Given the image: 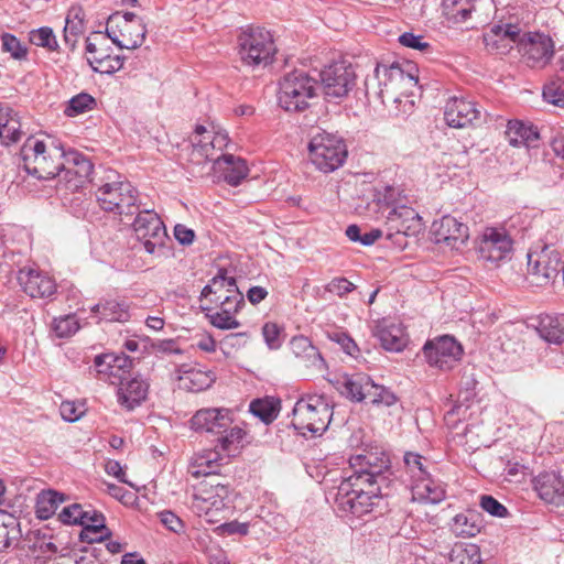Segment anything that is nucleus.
Returning a JSON list of instances; mask_svg holds the SVG:
<instances>
[{
  "label": "nucleus",
  "instance_id": "obj_13",
  "mask_svg": "<svg viewBox=\"0 0 564 564\" xmlns=\"http://www.w3.org/2000/svg\"><path fill=\"white\" fill-rule=\"evenodd\" d=\"M93 163L77 151L64 152L62 166L56 174V186L66 191L76 192L85 186L93 172Z\"/></svg>",
  "mask_w": 564,
  "mask_h": 564
},
{
  "label": "nucleus",
  "instance_id": "obj_26",
  "mask_svg": "<svg viewBox=\"0 0 564 564\" xmlns=\"http://www.w3.org/2000/svg\"><path fill=\"white\" fill-rule=\"evenodd\" d=\"M132 366V360L121 354H102L95 357L94 367L99 379L115 384L116 379L121 380L122 375Z\"/></svg>",
  "mask_w": 564,
  "mask_h": 564
},
{
  "label": "nucleus",
  "instance_id": "obj_41",
  "mask_svg": "<svg viewBox=\"0 0 564 564\" xmlns=\"http://www.w3.org/2000/svg\"><path fill=\"white\" fill-rule=\"evenodd\" d=\"M85 31L84 13L80 8H72L66 17L64 26V41L72 48L75 47L77 36Z\"/></svg>",
  "mask_w": 564,
  "mask_h": 564
},
{
  "label": "nucleus",
  "instance_id": "obj_14",
  "mask_svg": "<svg viewBox=\"0 0 564 564\" xmlns=\"http://www.w3.org/2000/svg\"><path fill=\"white\" fill-rule=\"evenodd\" d=\"M562 268L564 265L560 252L551 247L528 253V273L535 285L545 286L553 283Z\"/></svg>",
  "mask_w": 564,
  "mask_h": 564
},
{
  "label": "nucleus",
  "instance_id": "obj_21",
  "mask_svg": "<svg viewBox=\"0 0 564 564\" xmlns=\"http://www.w3.org/2000/svg\"><path fill=\"white\" fill-rule=\"evenodd\" d=\"M243 306L245 297H239L236 301L230 300L223 305H200V308L210 325L221 330H231L240 327L241 324L237 318V314Z\"/></svg>",
  "mask_w": 564,
  "mask_h": 564
},
{
  "label": "nucleus",
  "instance_id": "obj_48",
  "mask_svg": "<svg viewBox=\"0 0 564 564\" xmlns=\"http://www.w3.org/2000/svg\"><path fill=\"white\" fill-rule=\"evenodd\" d=\"M66 496H37L35 505L36 517L41 520L50 519L63 503Z\"/></svg>",
  "mask_w": 564,
  "mask_h": 564
},
{
  "label": "nucleus",
  "instance_id": "obj_57",
  "mask_svg": "<svg viewBox=\"0 0 564 564\" xmlns=\"http://www.w3.org/2000/svg\"><path fill=\"white\" fill-rule=\"evenodd\" d=\"M543 98L546 102L557 107H564V88L556 83L546 85L543 89Z\"/></svg>",
  "mask_w": 564,
  "mask_h": 564
},
{
  "label": "nucleus",
  "instance_id": "obj_9",
  "mask_svg": "<svg viewBox=\"0 0 564 564\" xmlns=\"http://www.w3.org/2000/svg\"><path fill=\"white\" fill-rule=\"evenodd\" d=\"M106 34L119 48L134 50L143 44L147 26L133 12H116L108 18Z\"/></svg>",
  "mask_w": 564,
  "mask_h": 564
},
{
  "label": "nucleus",
  "instance_id": "obj_28",
  "mask_svg": "<svg viewBox=\"0 0 564 564\" xmlns=\"http://www.w3.org/2000/svg\"><path fill=\"white\" fill-rule=\"evenodd\" d=\"M421 217L412 207L398 206L389 212L387 224L390 230L404 236H413L422 228Z\"/></svg>",
  "mask_w": 564,
  "mask_h": 564
},
{
  "label": "nucleus",
  "instance_id": "obj_30",
  "mask_svg": "<svg viewBox=\"0 0 564 564\" xmlns=\"http://www.w3.org/2000/svg\"><path fill=\"white\" fill-rule=\"evenodd\" d=\"M148 390V382L139 377L126 381L121 379L118 390V401L127 410H133L145 400Z\"/></svg>",
  "mask_w": 564,
  "mask_h": 564
},
{
  "label": "nucleus",
  "instance_id": "obj_38",
  "mask_svg": "<svg viewBox=\"0 0 564 564\" xmlns=\"http://www.w3.org/2000/svg\"><path fill=\"white\" fill-rule=\"evenodd\" d=\"M475 6L470 0H442V11L445 19L452 24L466 22Z\"/></svg>",
  "mask_w": 564,
  "mask_h": 564
},
{
  "label": "nucleus",
  "instance_id": "obj_49",
  "mask_svg": "<svg viewBox=\"0 0 564 564\" xmlns=\"http://www.w3.org/2000/svg\"><path fill=\"white\" fill-rule=\"evenodd\" d=\"M29 40L32 44L46 48L47 51H57L58 42L53 30L48 26H42L35 30H32L29 33Z\"/></svg>",
  "mask_w": 564,
  "mask_h": 564
},
{
  "label": "nucleus",
  "instance_id": "obj_32",
  "mask_svg": "<svg viewBox=\"0 0 564 564\" xmlns=\"http://www.w3.org/2000/svg\"><path fill=\"white\" fill-rule=\"evenodd\" d=\"M212 163V169L220 171L225 181L232 186L240 184L248 175L246 161L231 154L218 155Z\"/></svg>",
  "mask_w": 564,
  "mask_h": 564
},
{
  "label": "nucleus",
  "instance_id": "obj_56",
  "mask_svg": "<svg viewBox=\"0 0 564 564\" xmlns=\"http://www.w3.org/2000/svg\"><path fill=\"white\" fill-rule=\"evenodd\" d=\"M355 290V284L348 281L346 278H334L325 285V291L333 293L339 297H344L346 294Z\"/></svg>",
  "mask_w": 564,
  "mask_h": 564
},
{
  "label": "nucleus",
  "instance_id": "obj_15",
  "mask_svg": "<svg viewBox=\"0 0 564 564\" xmlns=\"http://www.w3.org/2000/svg\"><path fill=\"white\" fill-rule=\"evenodd\" d=\"M189 141L192 144L189 162L195 165H205L212 163L219 155L218 152L227 145V135L198 124L189 137Z\"/></svg>",
  "mask_w": 564,
  "mask_h": 564
},
{
  "label": "nucleus",
  "instance_id": "obj_1",
  "mask_svg": "<svg viewBox=\"0 0 564 564\" xmlns=\"http://www.w3.org/2000/svg\"><path fill=\"white\" fill-rule=\"evenodd\" d=\"M368 95L377 96L386 106H395L400 112L412 111L414 97L420 91L417 67L412 63L378 64L373 75L365 82Z\"/></svg>",
  "mask_w": 564,
  "mask_h": 564
},
{
  "label": "nucleus",
  "instance_id": "obj_44",
  "mask_svg": "<svg viewBox=\"0 0 564 564\" xmlns=\"http://www.w3.org/2000/svg\"><path fill=\"white\" fill-rule=\"evenodd\" d=\"M452 530L457 536L471 538L480 532L476 514H456L453 519Z\"/></svg>",
  "mask_w": 564,
  "mask_h": 564
},
{
  "label": "nucleus",
  "instance_id": "obj_51",
  "mask_svg": "<svg viewBox=\"0 0 564 564\" xmlns=\"http://www.w3.org/2000/svg\"><path fill=\"white\" fill-rule=\"evenodd\" d=\"M2 51L7 52L14 59H25L28 47L13 34L3 33L1 35Z\"/></svg>",
  "mask_w": 564,
  "mask_h": 564
},
{
  "label": "nucleus",
  "instance_id": "obj_25",
  "mask_svg": "<svg viewBox=\"0 0 564 564\" xmlns=\"http://www.w3.org/2000/svg\"><path fill=\"white\" fill-rule=\"evenodd\" d=\"M444 118L449 127L465 128L480 119V110L475 102L454 97L446 104Z\"/></svg>",
  "mask_w": 564,
  "mask_h": 564
},
{
  "label": "nucleus",
  "instance_id": "obj_39",
  "mask_svg": "<svg viewBox=\"0 0 564 564\" xmlns=\"http://www.w3.org/2000/svg\"><path fill=\"white\" fill-rule=\"evenodd\" d=\"M369 389H372V380L362 373L347 377L344 381V393L355 401H366Z\"/></svg>",
  "mask_w": 564,
  "mask_h": 564
},
{
  "label": "nucleus",
  "instance_id": "obj_27",
  "mask_svg": "<svg viewBox=\"0 0 564 564\" xmlns=\"http://www.w3.org/2000/svg\"><path fill=\"white\" fill-rule=\"evenodd\" d=\"M178 388L189 392H199L212 386L215 381L214 372L198 367L182 365L174 372Z\"/></svg>",
  "mask_w": 564,
  "mask_h": 564
},
{
  "label": "nucleus",
  "instance_id": "obj_53",
  "mask_svg": "<svg viewBox=\"0 0 564 564\" xmlns=\"http://www.w3.org/2000/svg\"><path fill=\"white\" fill-rule=\"evenodd\" d=\"M85 406L83 403L74 401H64L59 405V413L63 420L67 422L78 421L85 413Z\"/></svg>",
  "mask_w": 564,
  "mask_h": 564
},
{
  "label": "nucleus",
  "instance_id": "obj_58",
  "mask_svg": "<svg viewBox=\"0 0 564 564\" xmlns=\"http://www.w3.org/2000/svg\"><path fill=\"white\" fill-rule=\"evenodd\" d=\"M480 507L494 517L506 518L508 516V509L492 496H481Z\"/></svg>",
  "mask_w": 564,
  "mask_h": 564
},
{
  "label": "nucleus",
  "instance_id": "obj_64",
  "mask_svg": "<svg viewBox=\"0 0 564 564\" xmlns=\"http://www.w3.org/2000/svg\"><path fill=\"white\" fill-rule=\"evenodd\" d=\"M525 467L518 463H508L505 474V480L509 482H520L525 475Z\"/></svg>",
  "mask_w": 564,
  "mask_h": 564
},
{
  "label": "nucleus",
  "instance_id": "obj_50",
  "mask_svg": "<svg viewBox=\"0 0 564 564\" xmlns=\"http://www.w3.org/2000/svg\"><path fill=\"white\" fill-rule=\"evenodd\" d=\"M51 328L56 337L67 338L79 329V323L75 315L68 314L54 318Z\"/></svg>",
  "mask_w": 564,
  "mask_h": 564
},
{
  "label": "nucleus",
  "instance_id": "obj_24",
  "mask_svg": "<svg viewBox=\"0 0 564 564\" xmlns=\"http://www.w3.org/2000/svg\"><path fill=\"white\" fill-rule=\"evenodd\" d=\"M18 280L23 291L34 299L50 297L56 292L55 281L47 274L33 268L21 269Z\"/></svg>",
  "mask_w": 564,
  "mask_h": 564
},
{
  "label": "nucleus",
  "instance_id": "obj_23",
  "mask_svg": "<svg viewBox=\"0 0 564 564\" xmlns=\"http://www.w3.org/2000/svg\"><path fill=\"white\" fill-rule=\"evenodd\" d=\"M432 229L436 242H445L455 249L463 246L469 237L468 226L449 215L434 221Z\"/></svg>",
  "mask_w": 564,
  "mask_h": 564
},
{
  "label": "nucleus",
  "instance_id": "obj_55",
  "mask_svg": "<svg viewBox=\"0 0 564 564\" xmlns=\"http://www.w3.org/2000/svg\"><path fill=\"white\" fill-rule=\"evenodd\" d=\"M83 510H84V506H82L79 503H73L68 507L63 508V510L58 514V518L65 524L82 525Z\"/></svg>",
  "mask_w": 564,
  "mask_h": 564
},
{
  "label": "nucleus",
  "instance_id": "obj_31",
  "mask_svg": "<svg viewBox=\"0 0 564 564\" xmlns=\"http://www.w3.org/2000/svg\"><path fill=\"white\" fill-rule=\"evenodd\" d=\"M404 464L406 471L413 478L411 490L413 494H432L433 481L423 466V457L416 453H405Z\"/></svg>",
  "mask_w": 564,
  "mask_h": 564
},
{
  "label": "nucleus",
  "instance_id": "obj_19",
  "mask_svg": "<svg viewBox=\"0 0 564 564\" xmlns=\"http://www.w3.org/2000/svg\"><path fill=\"white\" fill-rule=\"evenodd\" d=\"M239 297H243V294L239 291L236 279L228 276L225 269H220L217 275L203 288L199 301L200 305L215 306Z\"/></svg>",
  "mask_w": 564,
  "mask_h": 564
},
{
  "label": "nucleus",
  "instance_id": "obj_6",
  "mask_svg": "<svg viewBox=\"0 0 564 564\" xmlns=\"http://www.w3.org/2000/svg\"><path fill=\"white\" fill-rule=\"evenodd\" d=\"M317 82L302 69L285 74L279 83L278 102L289 112H300L316 96Z\"/></svg>",
  "mask_w": 564,
  "mask_h": 564
},
{
  "label": "nucleus",
  "instance_id": "obj_17",
  "mask_svg": "<svg viewBox=\"0 0 564 564\" xmlns=\"http://www.w3.org/2000/svg\"><path fill=\"white\" fill-rule=\"evenodd\" d=\"M525 64L532 68L545 67L554 55V42L541 32H523L518 45Z\"/></svg>",
  "mask_w": 564,
  "mask_h": 564
},
{
  "label": "nucleus",
  "instance_id": "obj_33",
  "mask_svg": "<svg viewBox=\"0 0 564 564\" xmlns=\"http://www.w3.org/2000/svg\"><path fill=\"white\" fill-rule=\"evenodd\" d=\"M375 335L386 350L400 351L405 346L402 326L389 319L380 321L375 328Z\"/></svg>",
  "mask_w": 564,
  "mask_h": 564
},
{
  "label": "nucleus",
  "instance_id": "obj_43",
  "mask_svg": "<svg viewBox=\"0 0 564 564\" xmlns=\"http://www.w3.org/2000/svg\"><path fill=\"white\" fill-rule=\"evenodd\" d=\"M280 411V403L274 398L257 399L250 403V412L264 423L274 421Z\"/></svg>",
  "mask_w": 564,
  "mask_h": 564
},
{
  "label": "nucleus",
  "instance_id": "obj_47",
  "mask_svg": "<svg viewBox=\"0 0 564 564\" xmlns=\"http://www.w3.org/2000/svg\"><path fill=\"white\" fill-rule=\"evenodd\" d=\"M96 107V100L93 96L86 93H80L74 96L66 106L64 113L67 117H76L87 111L93 110Z\"/></svg>",
  "mask_w": 564,
  "mask_h": 564
},
{
  "label": "nucleus",
  "instance_id": "obj_35",
  "mask_svg": "<svg viewBox=\"0 0 564 564\" xmlns=\"http://www.w3.org/2000/svg\"><path fill=\"white\" fill-rule=\"evenodd\" d=\"M82 527H84L87 533H91L94 535L90 538V541L93 542L104 541L111 534L105 524V517L102 513L91 508V506H84Z\"/></svg>",
  "mask_w": 564,
  "mask_h": 564
},
{
  "label": "nucleus",
  "instance_id": "obj_12",
  "mask_svg": "<svg viewBox=\"0 0 564 564\" xmlns=\"http://www.w3.org/2000/svg\"><path fill=\"white\" fill-rule=\"evenodd\" d=\"M132 226L137 239L143 243L148 253H161L169 236L156 213L149 209L138 213Z\"/></svg>",
  "mask_w": 564,
  "mask_h": 564
},
{
  "label": "nucleus",
  "instance_id": "obj_3",
  "mask_svg": "<svg viewBox=\"0 0 564 564\" xmlns=\"http://www.w3.org/2000/svg\"><path fill=\"white\" fill-rule=\"evenodd\" d=\"M219 447L214 449H206L202 453L196 454L189 466L188 473L198 478L199 475H208L215 473L224 464H227L230 457L236 456L242 447V440L246 436V432L235 425L229 426L226 431L219 434Z\"/></svg>",
  "mask_w": 564,
  "mask_h": 564
},
{
  "label": "nucleus",
  "instance_id": "obj_63",
  "mask_svg": "<svg viewBox=\"0 0 564 564\" xmlns=\"http://www.w3.org/2000/svg\"><path fill=\"white\" fill-rule=\"evenodd\" d=\"M21 511V505L17 499L8 496H0V514H6L8 518H15V514Z\"/></svg>",
  "mask_w": 564,
  "mask_h": 564
},
{
  "label": "nucleus",
  "instance_id": "obj_52",
  "mask_svg": "<svg viewBox=\"0 0 564 564\" xmlns=\"http://www.w3.org/2000/svg\"><path fill=\"white\" fill-rule=\"evenodd\" d=\"M367 394L368 397L366 401L376 405L390 406L394 404L397 401V398L393 392H391L383 386L375 383L373 381L372 389H369V392Z\"/></svg>",
  "mask_w": 564,
  "mask_h": 564
},
{
  "label": "nucleus",
  "instance_id": "obj_34",
  "mask_svg": "<svg viewBox=\"0 0 564 564\" xmlns=\"http://www.w3.org/2000/svg\"><path fill=\"white\" fill-rule=\"evenodd\" d=\"M99 321L124 323L130 318L129 305L123 301L105 300L91 307Z\"/></svg>",
  "mask_w": 564,
  "mask_h": 564
},
{
  "label": "nucleus",
  "instance_id": "obj_7",
  "mask_svg": "<svg viewBox=\"0 0 564 564\" xmlns=\"http://www.w3.org/2000/svg\"><path fill=\"white\" fill-rule=\"evenodd\" d=\"M332 409L321 395L299 400L293 408L292 425L301 434L322 435L328 427Z\"/></svg>",
  "mask_w": 564,
  "mask_h": 564
},
{
  "label": "nucleus",
  "instance_id": "obj_46",
  "mask_svg": "<svg viewBox=\"0 0 564 564\" xmlns=\"http://www.w3.org/2000/svg\"><path fill=\"white\" fill-rule=\"evenodd\" d=\"M87 62L94 72L111 75L123 66V57L107 55V57H87Z\"/></svg>",
  "mask_w": 564,
  "mask_h": 564
},
{
  "label": "nucleus",
  "instance_id": "obj_8",
  "mask_svg": "<svg viewBox=\"0 0 564 564\" xmlns=\"http://www.w3.org/2000/svg\"><path fill=\"white\" fill-rule=\"evenodd\" d=\"M312 164L323 173H330L340 167L347 158L345 142L330 133L321 132L308 143Z\"/></svg>",
  "mask_w": 564,
  "mask_h": 564
},
{
  "label": "nucleus",
  "instance_id": "obj_10",
  "mask_svg": "<svg viewBox=\"0 0 564 564\" xmlns=\"http://www.w3.org/2000/svg\"><path fill=\"white\" fill-rule=\"evenodd\" d=\"M108 176L96 191L97 202L105 212L115 214H133L131 210L137 202V192L131 183L121 180L111 181Z\"/></svg>",
  "mask_w": 564,
  "mask_h": 564
},
{
  "label": "nucleus",
  "instance_id": "obj_36",
  "mask_svg": "<svg viewBox=\"0 0 564 564\" xmlns=\"http://www.w3.org/2000/svg\"><path fill=\"white\" fill-rule=\"evenodd\" d=\"M21 122L18 113L10 107H0V140L9 145L19 140Z\"/></svg>",
  "mask_w": 564,
  "mask_h": 564
},
{
  "label": "nucleus",
  "instance_id": "obj_45",
  "mask_svg": "<svg viewBox=\"0 0 564 564\" xmlns=\"http://www.w3.org/2000/svg\"><path fill=\"white\" fill-rule=\"evenodd\" d=\"M21 536L20 524L17 518H8L0 523V552L7 551Z\"/></svg>",
  "mask_w": 564,
  "mask_h": 564
},
{
  "label": "nucleus",
  "instance_id": "obj_4",
  "mask_svg": "<svg viewBox=\"0 0 564 564\" xmlns=\"http://www.w3.org/2000/svg\"><path fill=\"white\" fill-rule=\"evenodd\" d=\"M238 54L243 65L252 68L270 65L276 53V46L270 31L261 26L243 29L237 39Z\"/></svg>",
  "mask_w": 564,
  "mask_h": 564
},
{
  "label": "nucleus",
  "instance_id": "obj_5",
  "mask_svg": "<svg viewBox=\"0 0 564 564\" xmlns=\"http://www.w3.org/2000/svg\"><path fill=\"white\" fill-rule=\"evenodd\" d=\"M349 465L352 474L347 478L351 487L359 485H378V490L382 489V484L389 480L391 462L388 454L382 451H366L349 458Z\"/></svg>",
  "mask_w": 564,
  "mask_h": 564
},
{
  "label": "nucleus",
  "instance_id": "obj_20",
  "mask_svg": "<svg viewBox=\"0 0 564 564\" xmlns=\"http://www.w3.org/2000/svg\"><path fill=\"white\" fill-rule=\"evenodd\" d=\"M521 36L518 24L498 22L484 33V43L489 51L506 54L514 44L519 45Z\"/></svg>",
  "mask_w": 564,
  "mask_h": 564
},
{
  "label": "nucleus",
  "instance_id": "obj_18",
  "mask_svg": "<svg viewBox=\"0 0 564 564\" xmlns=\"http://www.w3.org/2000/svg\"><path fill=\"white\" fill-rule=\"evenodd\" d=\"M462 354V346L451 336L429 340L423 347V355L429 365L443 371L453 369Z\"/></svg>",
  "mask_w": 564,
  "mask_h": 564
},
{
  "label": "nucleus",
  "instance_id": "obj_42",
  "mask_svg": "<svg viewBox=\"0 0 564 564\" xmlns=\"http://www.w3.org/2000/svg\"><path fill=\"white\" fill-rule=\"evenodd\" d=\"M533 489L538 494H564V481L557 473L544 471L533 479Z\"/></svg>",
  "mask_w": 564,
  "mask_h": 564
},
{
  "label": "nucleus",
  "instance_id": "obj_29",
  "mask_svg": "<svg viewBox=\"0 0 564 564\" xmlns=\"http://www.w3.org/2000/svg\"><path fill=\"white\" fill-rule=\"evenodd\" d=\"M290 348L295 358L305 367L313 369L317 373H323L326 370L324 358L306 336H294L290 341Z\"/></svg>",
  "mask_w": 564,
  "mask_h": 564
},
{
  "label": "nucleus",
  "instance_id": "obj_61",
  "mask_svg": "<svg viewBox=\"0 0 564 564\" xmlns=\"http://www.w3.org/2000/svg\"><path fill=\"white\" fill-rule=\"evenodd\" d=\"M371 496H355V502L350 506V516L359 518L371 511Z\"/></svg>",
  "mask_w": 564,
  "mask_h": 564
},
{
  "label": "nucleus",
  "instance_id": "obj_2",
  "mask_svg": "<svg viewBox=\"0 0 564 564\" xmlns=\"http://www.w3.org/2000/svg\"><path fill=\"white\" fill-rule=\"evenodd\" d=\"M20 155L23 167L30 175L39 180H52L61 170L64 151L51 140L29 137L20 150Z\"/></svg>",
  "mask_w": 564,
  "mask_h": 564
},
{
  "label": "nucleus",
  "instance_id": "obj_62",
  "mask_svg": "<svg viewBox=\"0 0 564 564\" xmlns=\"http://www.w3.org/2000/svg\"><path fill=\"white\" fill-rule=\"evenodd\" d=\"M17 490H20L22 492L23 491L35 490L36 494H41V495H44V494H59L58 491H56V490H54L52 488L46 487L42 482L36 481L35 479H23V480H21L20 486L17 488Z\"/></svg>",
  "mask_w": 564,
  "mask_h": 564
},
{
  "label": "nucleus",
  "instance_id": "obj_60",
  "mask_svg": "<svg viewBox=\"0 0 564 564\" xmlns=\"http://www.w3.org/2000/svg\"><path fill=\"white\" fill-rule=\"evenodd\" d=\"M399 42L401 45L410 48H414L417 51H425L429 48L430 44L423 41L422 35H415L411 32H405L399 36Z\"/></svg>",
  "mask_w": 564,
  "mask_h": 564
},
{
  "label": "nucleus",
  "instance_id": "obj_40",
  "mask_svg": "<svg viewBox=\"0 0 564 564\" xmlns=\"http://www.w3.org/2000/svg\"><path fill=\"white\" fill-rule=\"evenodd\" d=\"M541 338L547 343L562 344L564 341V319L546 316L540 321L536 328Z\"/></svg>",
  "mask_w": 564,
  "mask_h": 564
},
{
  "label": "nucleus",
  "instance_id": "obj_37",
  "mask_svg": "<svg viewBox=\"0 0 564 564\" xmlns=\"http://www.w3.org/2000/svg\"><path fill=\"white\" fill-rule=\"evenodd\" d=\"M506 135L512 147H530L539 139V133L535 129L517 120L508 122Z\"/></svg>",
  "mask_w": 564,
  "mask_h": 564
},
{
  "label": "nucleus",
  "instance_id": "obj_11",
  "mask_svg": "<svg viewBox=\"0 0 564 564\" xmlns=\"http://www.w3.org/2000/svg\"><path fill=\"white\" fill-rule=\"evenodd\" d=\"M514 240L505 227H486L478 243L479 258L499 265L511 259Z\"/></svg>",
  "mask_w": 564,
  "mask_h": 564
},
{
  "label": "nucleus",
  "instance_id": "obj_54",
  "mask_svg": "<svg viewBox=\"0 0 564 564\" xmlns=\"http://www.w3.org/2000/svg\"><path fill=\"white\" fill-rule=\"evenodd\" d=\"M262 335L265 344L270 349H278L281 347V327L272 322H268L262 326Z\"/></svg>",
  "mask_w": 564,
  "mask_h": 564
},
{
  "label": "nucleus",
  "instance_id": "obj_22",
  "mask_svg": "<svg viewBox=\"0 0 564 564\" xmlns=\"http://www.w3.org/2000/svg\"><path fill=\"white\" fill-rule=\"evenodd\" d=\"M232 424V413L225 408L198 410L191 420V426L198 432L221 434Z\"/></svg>",
  "mask_w": 564,
  "mask_h": 564
},
{
  "label": "nucleus",
  "instance_id": "obj_16",
  "mask_svg": "<svg viewBox=\"0 0 564 564\" xmlns=\"http://www.w3.org/2000/svg\"><path fill=\"white\" fill-rule=\"evenodd\" d=\"M319 77L323 93L328 100L346 97L356 84L355 70L345 62L324 67Z\"/></svg>",
  "mask_w": 564,
  "mask_h": 564
},
{
  "label": "nucleus",
  "instance_id": "obj_59",
  "mask_svg": "<svg viewBox=\"0 0 564 564\" xmlns=\"http://www.w3.org/2000/svg\"><path fill=\"white\" fill-rule=\"evenodd\" d=\"M333 500L326 498L327 503L334 507L336 513L340 517L350 516V506L355 502V496H332Z\"/></svg>",
  "mask_w": 564,
  "mask_h": 564
}]
</instances>
